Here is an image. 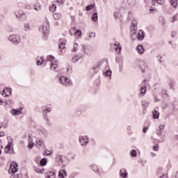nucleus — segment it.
<instances>
[{"label": "nucleus", "instance_id": "nucleus-1", "mask_svg": "<svg viewBox=\"0 0 178 178\" xmlns=\"http://www.w3.org/2000/svg\"><path fill=\"white\" fill-rule=\"evenodd\" d=\"M39 31L42 32V39L47 41L49 35V23L47 22H44L42 26L39 27Z\"/></svg>", "mask_w": 178, "mask_h": 178}, {"label": "nucleus", "instance_id": "nucleus-2", "mask_svg": "<svg viewBox=\"0 0 178 178\" xmlns=\"http://www.w3.org/2000/svg\"><path fill=\"white\" fill-rule=\"evenodd\" d=\"M51 107H45L42 111V118L45 120L47 126H52V123L49 120V117H48V113H51Z\"/></svg>", "mask_w": 178, "mask_h": 178}, {"label": "nucleus", "instance_id": "nucleus-3", "mask_svg": "<svg viewBox=\"0 0 178 178\" xmlns=\"http://www.w3.org/2000/svg\"><path fill=\"white\" fill-rule=\"evenodd\" d=\"M8 40L14 45H19L22 42V38L17 34H13L9 36Z\"/></svg>", "mask_w": 178, "mask_h": 178}, {"label": "nucleus", "instance_id": "nucleus-4", "mask_svg": "<svg viewBox=\"0 0 178 178\" xmlns=\"http://www.w3.org/2000/svg\"><path fill=\"white\" fill-rule=\"evenodd\" d=\"M47 59L49 60V62H51L50 64L51 70H56V68L58 66V61L55 60V57L52 55H49L47 57Z\"/></svg>", "mask_w": 178, "mask_h": 178}, {"label": "nucleus", "instance_id": "nucleus-5", "mask_svg": "<svg viewBox=\"0 0 178 178\" xmlns=\"http://www.w3.org/2000/svg\"><path fill=\"white\" fill-rule=\"evenodd\" d=\"M59 80L60 84L65 86V87H72L73 86L72 81L65 76H60Z\"/></svg>", "mask_w": 178, "mask_h": 178}, {"label": "nucleus", "instance_id": "nucleus-6", "mask_svg": "<svg viewBox=\"0 0 178 178\" xmlns=\"http://www.w3.org/2000/svg\"><path fill=\"white\" fill-rule=\"evenodd\" d=\"M19 170V164L13 161L10 166V168L8 170V173H12V175H15L16 172Z\"/></svg>", "mask_w": 178, "mask_h": 178}, {"label": "nucleus", "instance_id": "nucleus-7", "mask_svg": "<svg viewBox=\"0 0 178 178\" xmlns=\"http://www.w3.org/2000/svg\"><path fill=\"white\" fill-rule=\"evenodd\" d=\"M90 138L88 136H79V143L82 147H87Z\"/></svg>", "mask_w": 178, "mask_h": 178}, {"label": "nucleus", "instance_id": "nucleus-8", "mask_svg": "<svg viewBox=\"0 0 178 178\" xmlns=\"http://www.w3.org/2000/svg\"><path fill=\"white\" fill-rule=\"evenodd\" d=\"M82 49L88 56H90V55L92 54V47L90 46H86L84 44H82Z\"/></svg>", "mask_w": 178, "mask_h": 178}, {"label": "nucleus", "instance_id": "nucleus-9", "mask_svg": "<svg viewBox=\"0 0 178 178\" xmlns=\"http://www.w3.org/2000/svg\"><path fill=\"white\" fill-rule=\"evenodd\" d=\"M55 162L58 166H61L63 163V156L62 154L57 153L55 156Z\"/></svg>", "mask_w": 178, "mask_h": 178}, {"label": "nucleus", "instance_id": "nucleus-10", "mask_svg": "<svg viewBox=\"0 0 178 178\" xmlns=\"http://www.w3.org/2000/svg\"><path fill=\"white\" fill-rule=\"evenodd\" d=\"M119 175L120 177H122V178H127V177L129 176V173L127 172V170H126V168L120 169Z\"/></svg>", "mask_w": 178, "mask_h": 178}, {"label": "nucleus", "instance_id": "nucleus-11", "mask_svg": "<svg viewBox=\"0 0 178 178\" xmlns=\"http://www.w3.org/2000/svg\"><path fill=\"white\" fill-rule=\"evenodd\" d=\"M136 37L139 41H143V40H144L145 37V33L144 32V31L140 30L138 31Z\"/></svg>", "mask_w": 178, "mask_h": 178}, {"label": "nucleus", "instance_id": "nucleus-12", "mask_svg": "<svg viewBox=\"0 0 178 178\" xmlns=\"http://www.w3.org/2000/svg\"><path fill=\"white\" fill-rule=\"evenodd\" d=\"M114 47H115V52H117V54H120V52H122V47L120 46V43H119L118 42H116L114 44Z\"/></svg>", "mask_w": 178, "mask_h": 178}, {"label": "nucleus", "instance_id": "nucleus-13", "mask_svg": "<svg viewBox=\"0 0 178 178\" xmlns=\"http://www.w3.org/2000/svg\"><path fill=\"white\" fill-rule=\"evenodd\" d=\"M136 50L138 54H139L140 55H143V54H144L145 52V49H144V46H143L142 44H138L136 47Z\"/></svg>", "mask_w": 178, "mask_h": 178}, {"label": "nucleus", "instance_id": "nucleus-14", "mask_svg": "<svg viewBox=\"0 0 178 178\" xmlns=\"http://www.w3.org/2000/svg\"><path fill=\"white\" fill-rule=\"evenodd\" d=\"M101 69V63H97L93 65L92 70L95 73H98Z\"/></svg>", "mask_w": 178, "mask_h": 178}, {"label": "nucleus", "instance_id": "nucleus-15", "mask_svg": "<svg viewBox=\"0 0 178 178\" xmlns=\"http://www.w3.org/2000/svg\"><path fill=\"white\" fill-rule=\"evenodd\" d=\"M156 175L159 178H164L165 177V173L163 172V168H158L156 171Z\"/></svg>", "mask_w": 178, "mask_h": 178}, {"label": "nucleus", "instance_id": "nucleus-16", "mask_svg": "<svg viewBox=\"0 0 178 178\" xmlns=\"http://www.w3.org/2000/svg\"><path fill=\"white\" fill-rule=\"evenodd\" d=\"M81 113H83V111L81 110V107H77L76 108H75V111L74 112V116H80L81 115Z\"/></svg>", "mask_w": 178, "mask_h": 178}, {"label": "nucleus", "instance_id": "nucleus-17", "mask_svg": "<svg viewBox=\"0 0 178 178\" xmlns=\"http://www.w3.org/2000/svg\"><path fill=\"white\" fill-rule=\"evenodd\" d=\"M66 176H67V172H66V170H60L58 172V177L65 178Z\"/></svg>", "mask_w": 178, "mask_h": 178}, {"label": "nucleus", "instance_id": "nucleus-18", "mask_svg": "<svg viewBox=\"0 0 178 178\" xmlns=\"http://www.w3.org/2000/svg\"><path fill=\"white\" fill-rule=\"evenodd\" d=\"M165 130V125H159V129H157L156 134L157 136H162V133Z\"/></svg>", "mask_w": 178, "mask_h": 178}, {"label": "nucleus", "instance_id": "nucleus-19", "mask_svg": "<svg viewBox=\"0 0 178 178\" xmlns=\"http://www.w3.org/2000/svg\"><path fill=\"white\" fill-rule=\"evenodd\" d=\"M152 113L153 119H159V111H158L156 108H154Z\"/></svg>", "mask_w": 178, "mask_h": 178}, {"label": "nucleus", "instance_id": "nucleus-20", "mask_svg": "<svg viewBox=\"0 0 178 178\" xmlns=\"http://www.w3.org/2000/svg\"><path fill=\"white\" fill-rule=\"evenodd\" d=\"M15 15L17 17V19H22V17H23V16H24V12H23L22 10L15 11Z\"/></svg>", "mask_w": 178, "mask_h": 178}, {"label": "nucleus", "instance_id": "nucleus-21", "mask_svg": "<svg viewBox=\"0 0 178 178\" xmlns=\"http://www.w3.org/2000/svg\"><path fill=\"white\" fill-rule=\"evenodd\" d=\"M81 58H83V54H78V55L74 56L72 58V60L73 63H76V62H79V60H80V59H81Z\"/></svg>", "mask_w": 178, "mask_h": 178}, {"label": "nucleus", "instance_id": "nucleus-22", "mask_svg": "<svg viewBox=\"0 0 178 178\" xmlns=\"http://www.w3.org/2000/svg\"><path fill=\"white\" fill-rule=\"evenodd\" d=\"M65 45H66V44H65V42H62L59 44L58 48H59L60 52H66Z\"/></svg>", "mask_w": 178, "mask_h": 178}, {"label": "nucleus", "instance_id": "nucleus-23", "mask_svg": "<svg viewBox=\"0 0 178 178\" xmlns=\"http://www.w3.org/2000/svg\"><path fill=\"white\" fill-rule=\"evenodd\" d=\"M36 60H37L36 61L37 66H41V65L44 63V60H45V58H44V56H41L40 58H37Z\"/></svg>", "mask_w": 178, "mask_h": 178}, {"label": "nucleus", "instance_id": "nucleus-24", "mask_svg": "<svg viewBox=\"0 0 178 178\" xmlns=\"http://www.w3.org/2000/svg\"><path fill=\"white\" fill-rule=\"evenodd\" d=\"M5 152L6 154H15V150L9 146H6Z\"/></svg>", "mask_w": 178, "mask_h": 178}, {"label": "nucleus", "instance_id": "nucleus-25", "mask_svg": "<svg viewBox=\"0 0 178 178\" xmlns=\"http://www.w3.org/2000/svg\"><path fill=\"white\" fill-rule=\"evenodd\" d=\"M12 115H20L22 113V110L17 108V109H15V108H13L11 111H10Z\"/></svg>", "mask_w": 178, "mask_h": 178}, {"label": "nucleus", "instance_id": "nucleus-26", "mask_svg": "<svg viewBox=\"0 0 178 178\" xmlns=\"http://www.w3.org/2000/svg\"><path fill=\"white\" fill-rule=\"evenodd\" d=\"M140 90V95H141L142 97H144V95H145V93L147 92V86H142Z\"/></svg>", "mask_w": 178, "mask_h": 178}, {"label": "nucleus", "instance_id": "nucleus-27", "mask_svg": "<svg viewBox=\"0 0 178 178\" xmlns=\"http://www.w3.org/2000/svg\"><path fill=\"white\" fill-rule=\"evenodd\" d=\"M75 37L76 38H79V37L81 36V29H77L76 28H75Z\"/></svg>", "mask_w": 178, "mask_h": 178}, {"label": "nucleus", "instance_id": "nucleus-28", "mask_svg": "<svg viewBox=\"0 0 178 178\" xmlns=\"http://www.w3.org/2000/svg\"><path fill=\"white\" fill-rule=\"evenodd\" d=\"M39 163L40 166H46L47 163H48V160H47L45 158H43L40 161Z\"/></svg>", "mask_w": 178, "mask_h": 178}, {"label": "nucleus", "instance_id": "nucleus-29", "mask_svg": "<svg viewBox=\"0 0 178 178\" xmlns=\"http://www.w3.org/2000/svg\"><path fill=\"white\" fill-rule=\"evenodd\" d=\"M90 169L93 171V172H98L99 173V169L98 168V166L95 164H93L90 166Z\"/></svg>", "mask_w": 178, "mask_h": 178}, {"label": "nucleus", "instance_id": "nucleus-30", "mask_svg": "<svg viewBox=\"0 0 178 178\" xmlns=\"http://www.w3.org/2000/svg\"><path fill=\"white\" fill-rule=\"evenodd\" d=\"M53 17L54 19V20H59V19H60L62 17V14L57 13H54L53 15Z\"/></svg>", "mask_w": 178, "mask_h": 178}, {"label": "nucleus", "instance_id": "nucleus-31", "mask_svg": "<svg viewBox=\"0 0 178 178\" xmlns=\"http://www.w3.org/2000/svg\"><path fill=\"white\" fill-rule=\"evenodd\" d=\"M92 22H97L98 21V13H94L91 17Z\"/></svg>", "mask_w": 178, "mask_h": 178}, {"label": "nucleus", "instance_id": "nucleus-32", "mask_svg": "<svg viewBox=\"0 0 178 178\" xmlns=\"http://www.w3.org/2000/svg\"><path fill=\"white\" fill-rule=\"evenodd\" d=\"M141 104L142 106H144V108L149 106V102L147 100H142Z\"/></svg>", "mask_w": 178, "mask_h": 178}, {"label": "nucleus", "instance_id": "nucleus-33", "mask_svg": "<svg viewBox=\"0 0 178 178\" xmlns=\"http://www.w3.org/2000/svg\"><path fill=\"white\" fill-rule=\"evenodd\" d=\"M104 74L106 77H109V79H111L112 77V70H106Z\"/></svg>", "mask_w": 178, "mask_h": 178}, {"label": "nucleus", "instance_id": "nucleus-34", "mask_svg": "<svg viewBox=\"0 0 178 178\" xmlns=\"http://www.w3.org/2000/svg\"><path fill=\"white\" fill-rule=\"evenodd\" d=\"M170 3L173 8H177V0H170Z\"/></svg>", "mask_w": 178, "mask_h": 178}, {"label": "nucleus", "instance_id": "nucleus-35", "mask_svg": "<svg viewBox=\"0 0 178 178\" xmlns=\"http://www.w3.org/2000/svg\"><path fill=\"white\" fill-rule=\"evenodd\" d=\"M53 153L52 151L51 150H48V149H45L44 152H43V155L46 156H51V154Z\"/></svg>", "mask_w": 178, "mask_h": 178}, {"label": "nucleus", "instance_id": "nucleus-36", "mask_svg": "<svg viewBox=\"0 0 178 178\" xmlns=\"http://www.w3.org/2000/svg\"><path fill=\"white\" fill-rule=\"evenodd\" d=\"M130 155L132 158H136L137 156V151H136L134 149L131 150Z\"/></svg>", "mask_w": 178, "mask_h": 178}, {"label": "nucleus", "instance_id": "nucleus-37", "mask_svg": "<svg viewBox=\"0 0 178 178\" xmlns=\"http://www.w3.org/2000/svg\"><path fill=\"white\" fill-rule=\"evenodd\" d=\"M24 31H30L31 30V28L30 27V24L26 23L24 24Z\"/></svg>", "mask_w": 178, "mask_h": 178}, {"label": "nucleus", "instance_id": "nucleus-38", "mask_svg": "<svg viewBox=\"0 0 178 178\" xmlns=\"http://www.w3.org/2000/svg\"><path fill=\"white\" fill-rule=\"evenodd\" d=\"M159 23H161L163 26H165V17H163V16H160L159 17Z\"/></svg>", "mask_w": 178, "mask_h": 178}, {"label": "nucleus", "instance_id": "nucleus-39", "mask_svg": "<svg viewBox=\"0 0 178 178\" xmlns=\"http://www.w3.org/2000/svg\"><path fill=\"white\" fill-rule=\"evenodd\" d=\"M91 9H94V4L88 5V6L86 7V10L87 12H90V10H91Z\"/></svg>", "mask_w": 178, "mask_h": 178}, {"label": "nucleus", "instance_id": "nucleus-40", "mask_svg": "<svg viewBox=\"0 0 178 178\" xmlns=\"http://www.w3.org/2000/svg\"><path fill=\"white\" fill-rule=\"evenodd\" d=\"M46 178H55V172H49L47 175Z\"/></svg>", "mask_w": 178, "mask_h": 178}, {"label": "nucleus", "instance_id": "nucleus-41", "mask_svg": "<svg viewBox=\"0 0 178 178\" xmlns=\"http://www.w3.org/2000/svg\"><path fill=\"white\" fill-rule=\"evenodd\" d=\"M129 6H134L136 5V0H127Z\"/></svg>", "mask_w": 178, "mask_h": 178}, {"label": "nucleus", "instance_id": "nucleus-42", "mask_svg": "<svg viewBox=\"0 0 178 178\" xmlns=\"http://www.w3.org/2000/svg\"><path fill=\"white\" fill-rule=\"evenodd\" d=\"M127 133L129 136H131L133 134V131H131V126L129 125L127 127Z\"/></svg>", "mask_w": 178, "mask_h": 178}, {"label": "nucleus", "instance_id": "nucleus-43", "mask_svg": "<svg viewBox=\"0 0 178 178\" xmlns=\"http://www.w3.org/2000/svg\"><path fill=\"white\" fill-rule=\"evenodd\" d=\"M44 144V141H42V140L41 139H37L36 140V145H42Z\"/></svg>", "mask_w": 178, "mask_h": 178}, {"label": "nucleus", "instance_id": "nucleus-44", "mask_svg": "<svg viewBox=\"0 0 178 178\" xmlns=\"http://www.w3.org/2000/svg\"><path fill=\"white\" fill-rule=\"evenodd\" d=\"M49 10L51 12H55V10H56V5L52 4V6L49 7Z\"/></svg>", "mask_w": 178, "mask_h": 178}, {"label": "nucleus", "instance_id": "nucleus-45", "mask_svg": "<svg viewBox=\"0 0 178 178\" xmlns=\"http://www.w3.org/2000/svg\"><path fill=\"white\" fill-rule=\"evenodd\" d=\"M75 31H76V27L72 28L71 29H70V34L71 35H74Z\"/></svg>", "mask_w": 178, "mask_h": 178}, {"label": "nucleus", "instance_id": "nucleus-46", "mask_svg": "<svg viewBox=\"0 0 178 178\" xmlns=\"http://www.w3.org/2000/svg\"><path fill=\"white\" fill-rule=\"evenodd\" d=\"M35 172H36V173H44V169H40V168H35Z\"/></svg>", "mask_w": 178, "mask_h": 178}, {"label": "nucleus", "instance_id": "nucleus-47", "mask_svg": "<svg viewBox=\"0 0 178 178\" xmlns=\"http://www.w3.org/2000/svg\"><path fill=\"white\" fill-rule=\"evenodd\" d=\"M136 34H137V31H136V30H131V31H130L131 38H133L134 35H136Z\"/></svg>", "mask_w": 178, "mask_h": 178}, {"label": "nucleus", "instance_id": "nucleus-48", "mask_svg": "<svg viewBox=\"0 0 178 178\" xmlns=\"http://www.w3.org/2000/svg\"><path fill=\"white\" fill-rule=\"evenodd\" d=\"M2 95L3 97H4L5 98H6L7 97H9V94L6 93V89H3L2 90Z\"/></svg>", "mask_w": 178, "mask_h": 178}, {"label": "nucleus", "instance_id": "nucleus-49", "mask_svg": "<svg viewBox=\"0 0 178 178\" xmlns=\"http://www.w3.org/2000/svg\"><path fill=\"white\" fill-rule=\"evenodd\" d=\"M137 24H138L137 20L133 19L131 22V26L134 27H137Z\"/></svg>", "mask_w": 178, "mask_h": 178}, {"label": "nucleus", "instance_id": "nucleus-50", "mask_svg": "<svg viewBox=\"0 0 178 178\" xmlns=\"http://www.w3.org/2000/svg\"><path fill=\"white\" fill-rule=\"evenodd\" d=\"M161 94L163 98H168V92H166V90H162Z\"/></svg>", "mask_w": 178, "mask_h": 178}, {"label": "nucleus", "instance_id": "nucleus-51", "mask_svg": "<svg viewBox=\"0 0 178 178\" xmlns=\"http://www.w3.org/2000/svg\"><path fill=\"white\" fill-rule=\"evenodd\" d=\"M156 58H157V60H159V63H162V62H163V61H162V58H163L162 56L157 55Z\"/></svg>", "mask_w": 178, "mask_h": 178}, {"label": "nucleus", "instance_id": "nucleus-52", "mask_svg": "<svg viewBox=\"0 0 178 178\" xmlns=\"http://www.w3.org/2000/svg\"><path fill=\"white\" fill-rule=\"evenodd\" d=\"M154 151H159V145L156 144L154 146H153Z\"/></svg>", "mask_w": 178, "mask_h": 178}, {"label": "nucleus", "instance_id": "nucleus-53", "mask_svg": "<svg viewBox=\"0 0 178 178\" xmlns=\"http://www.w3.org/2000/svg\"><path fill=\"white\" fill-rule=\"evenodd\" d=\"M161 105V108H163L164 109L165 108H168V104H166V102H163Z\"/></svg>", "mask_w": 178, "mask_h": 178}, {"label": "nucleus", "instance_id": "nucleus-54", "mask_svg": "<svg viewBox=\"0 0 178 178\" xmlns=\"http://www.w3.org/2000/svg\"><path fill=\"white\" fill-rule=\"evenodd\" d=\"M33 147H34V143L32 142H30L28 145V148H29V149H31Z\"/></svg>", "mask_w": 178, "mask_h": 178}, {"label": "nucleus", "instance_id": "nucleus-55", "mask_svg": "<svg viewBox=\"0 0 178 178\" xmlns=\"http://www.w3.org/2000/svg\"><path fill=\"white\" fill-rule=\"evenodd\" d=\"M34 10L38 12V10H41V6H34Z\"/></svg>", "mask_w": 178, "mask_h": 178}, {"label": "nucleus", "instance_id": "nucleus-56", "mask_svg": "<svg viewBox=\"0 0 178 178\" xmlns=\"http://www.w3.org/2000/svg\"><path fill=\"white\" fill-rule=\"evenodd\" d=\"M176 35H177V32L173 31L172 32V33H171V37H172V38H175V37H176Z\"/></svg>", "mask_w": 178, "mask_h": 178}, {"label": "nucleus", "instance_id": "nucleus-57", "mask_svg": "<svg viewBox=\"0 0 178 178\" xmlns=\"http://www.w3.org/2000/svg\"><path fill=\"white\" fill-rule=\"evenodd\" d=\"M6 90L7 92L8 93V95H10V94H12V88H6Z\"/></svg>", "mask_w": 178, "mask_h": 178}, {"label": "nucleus", "instance_id": "nucleus-58", "mask_svg": "<svg viewBox=\"0 0 178 178\" xmlns=\"http://www.w3.org/2000/svg\"><path fill=\"white\" fill-rule=\"evenodd\" d=\"M89 38H95V33H94V32L90 33L89 34Z\"/></svg>", "mask_w": 178, "mask_h": 178}, {"label": "nucleus", "instance_id": "nucleus-59", "mask_svg": "<svg viewBox=\"0 0 178 178\" xmlns=\"http://www.w3.org/2000/svg\"><path fill=\"white\" fill-rule=\"evenodd\" d=\"M118 17H119V13L118 12L114 13V17L115 20H118Z\"/></svg>", "mask_w": 178, "mask_h": 178}, {"label": "nucleus", "instance_id": "nucleus-60", "mask_svg": "<svg viewBox=\"0 0 178 178\" xmlns=\"http://www.w3.org/2000/svg\"><path fill=\"white\" fill-rule=\"evenodd\" d=\"M72 51H73L74 52H76V51H77V43H75V44H74V47H73V49H72Z\"/></svg>", "mask_w": 178, "mask_h": 178}, {"label": "nucleus", "instance_id": "nucleus-61", "mask_svg": "<svg viewBox=\"0 0 178 178\" xmlns=\"http://www.w3.org/2000/svg\"><path fill=\"white\" fill-rule=\"evenodd\" d=\"M57 3H58L59 6H60V3H63L65 2V0H56Z\"/></svg>", "mask_w": 178, "mask_h": 178}, {"label": "nucleus", "instance_id": "nucleus-62", "mask_svg": "<svg viewBox=\"0 0 178 178\" xmlns=\"http://www.w3.org/2000/svg\"><path fill=\"white\" fill-rule=\"evenodd\" d=\"M8 143H11L13 144V139L12 138V137H8Z\"/></svg>", "mask_w": 178, "mask_h": 178}, {"label": "nucleus", "instance_id": "nucleus-63", "mask_svg": "<svg viewBox=\"0 0 178 178\" xmlns=\"http://www.w3.org/2000/svg\"><path fill=\"white\" fill-rule=\"evenodd\" d=\"M10 178H19V175H11Z\"/></svg>", "mask_w": 178, "mask_h": 178}, {"label": "nucleus", "instance_id": "nucleus-64", "mask_svg": "<svg viewBox=\"0 0 178 178\" xmlns=\"http://www.w3.org/2000/svg\"><path fill=\"white\" fill-rule=\"evenodd\" d=\"M130 30H131H131L137 31V26H130Z\"/></svg>", "mask_w": 178, "mask_h": 178}]
</instances>
